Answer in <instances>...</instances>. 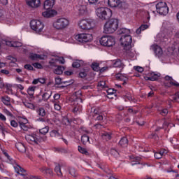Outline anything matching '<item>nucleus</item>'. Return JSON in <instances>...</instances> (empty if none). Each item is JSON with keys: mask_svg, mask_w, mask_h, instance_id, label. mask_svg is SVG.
Instances as JSON below:
<instances>
[{"mask_svg": "<svg viewBox=\"0 0 179 179\" xmlns=\"http://www.w3.org/2000/svg\"><path fill=\"white\" fill-rule=\"evenodd\" d=\"M98 86L99 87H102V89H104L106 87V82L105 81H100L98 83Z\"/></svg>", "mask_w": 179, "mask_h": 179, "instance_id": "53", "label": "nucleus"}, {"mask_svg": "<svg viewBox=\"0 0 179 179\" xmlns=\"http://www.w3.org/2000/svg\"><path fill=\"white\" fill-rule=\"evenodd\" d=\"M64 71H65V68L63 66H57L54 69V73L56 75H62V73H64Z\"/></svg>", "mask_w": 179, "mask_h": 179, "instance_id": "20", "label": "nucleus"}, {"mask_svg": "<svg viewBox=\"0 0 179 179\" xmlns=\"http://www.w3.org/2000/svg\"><path fill=\"white\" fill-rule=\"evenodd\" d=\"M49 129H50V127H48V126H46V127H43V128H42V129H41L39 130V132H40V134H41L42 135H45L46 134L48 133Z\"/></svg>", "mask_w": 179, "mask_h": 179, "instance_id": "42", "label": "nucleus"}, {"mask_svg": "<svg viewBox=\"0 0 179 179\" xmlns=\"http://www.w3.org/2000/svg\"><path fill=\"white\" fill-rule=\"evenodd\" d=\"M51 94H52V92H45L42 95V100H43V101H47V100L51 97Z\"/></svg>", "mask_w": 179, "mask_h": 179, "instance_id": "36", "label": "nucleus"}, {"mask_svg": "<svg viewBox=\"0 0 179 179\" xmlns=\"http://www.w3.org/2000/svg\"><path fill=\"white\" fill-rule=\"evenodd\" d=\"M0 72L1 73H3V75H9V71L8 70L1 69Z\"/></svg>", "mask_w": 179, "mask_h": 179, "instance_id": "63", "label": "nucleus"}, {"mask_svg": "<svg viewBox=\"0 0 179 179\" xmlns=\"http://www.w3.org/2000/svg\"><path fill=\"white\" fill-rule=\"evenodd\" d=\"M77 94H82L80 92H76L75 94L71 96V101L73 102L74 106H79L81 103H83V100L80 97L78 96Z\"/></svg>", "mask_w": 179, "mask_h": 179, "instance_id": "12", "label": "nucleus"}, {"mask_svg": "<svg viewBox=\"0 0 179 179\" xmlns=\"http://www.w3.org/2000/svg\"><path fill=\"white\" fill-rule=\"evenodd\" d=\"M79 26L83 30H90L94 27V22L92 20H83L80 22Z\"/></svg>", "mask_w": 179, "mask_h": 179, "instance_id": "11", "label": "nucleus"}, {"mask_svg": "<svg viewBox=\"0 0 179 179\" xmlns=\"http://www.w3.org/2000/svg\"><path fill=\"white\" fill-rule=\"evenodd\" d=\"M36 90V87H29L27 90V93L31 97H33L34 96V92Z\"/></svg>", "mask_w": 179, "mask_h": 179, "instance_id": "39", "label": "nucleus"}, {"mask_svg": "<svg viewBox=\"0 0 179 179\" xmlns=\"http://www.w3.org/2000/svg\"><path fill=\"white\" fill-rule=\"evenodd\" d=\"M23 105L27 107V108H30V110H34L36 108V106L34 104L27 102V101H24L22 102Z\"/></svg>", "mask_w": 179, "mask_h": 179, "instance_id": "33", "label": "nucleus"}, {"mask_svg": "<svg viewBox=\"0 0 179 179\" xmlns=\"http://www.w3.org/2000/svg\"><path fill=\"white\" fill-rule=\"evenodd\" d=\"M78 10L79 11L80 15H85L87 10V7L85 5H80L78 7Z\"/></svg>", "mask_w": 179, "mask_h": 179, "instance_id": "25", "label": "nucleus"}, {"mask_svg": "<svg viewBox=\"0 0 179 179\" xmlns=\"http://www.w3.org/2000/svg\"><path fill=\"white\" fill-rule=\"evenodd\" d=\"M113 66L114 68H122V69H124V66H125V65L121 60L117 59L113 62Z\"/></svg>", "mask_w": 179, "mask_h": 179, "instance_id": "19", "label": "nucleus"}, {"mask_svg": "<svg viewBox=\"0 0 179 179\" xmlns=\"http://www.w3.org/2000/svg\"><path fill=\"white\" fill-rule=\"evenodd\" d=\"M165 80H170V85H173V86H176V87H179V83L176 81H173V78L170 77L169 76H165Z\"/></svg>", "mask_w": 179, "mask_h": 179, "instance_id": "27", "label": "nucleus"}, {"mask_svg": "<svg viewBox=\"0 0 179 179\" xmlns=\"http://www.w3.org/2000/svg\"><path fill=\"white\" fill-rule=\"evenodd\" d=\"M24 68L25 69H27V71H34V68H33V66H31V64H25Z\"/></svg>", "mask_w": 179, "mask_h": 179, "instance_id": "49", "label": "nucleus"}, {"mask_svg": "<svg viewBox=\"0 0 179 179\" xmlns=\"http://www.w3.org/2000/svg\"><path fill=\"white\" fill-rule=\"evenodd\" d=\"M55 5V0H45L43 8L46 11L42 13L43 17H54L57 15V11L51 10V8Z\"/></svg>", "mask_w": 179, "mask_h": 179, "instance_id": "2", "label": "nucleus"}, {"mask_svg": "<svg viewBox=\"0 0 179 179\" xmlns=\"http://www.w3.org/2000/svg\"><path fill=\"white\" fill-rule=\"evenodd\" d=\"M10 125L11 127H13V128H17V122H16L15 120L10 121Z\"/></svg>", "mask_w": 179, "mask_h": 179, "instance_id": "56", "label": "nucleus"}, {"mask_svg": "<svg viewBox=\"0 0 179 179\" xmlns=\"http://www.w3.org/2000/svg\"><path fill=\"white\" fill-rule=\"evenodd\" d=\"M78 149L80 153H82L83 155H85L86 156H89V152H87L86 148H83L80 145H78Z\"/></svg>", "mask_w": 179, "mask_h": 179, "instance_id": "37", "label": "nucleus"}, {"mask_svg": "<svg viewBox=\"0 0 179 179\" xmlns=\"http://www.w3.org/2000/svg\"><path fill=\"white\" fill-rule=\"evenodd\" d=\"M55 172L56 173L58 177H62V172L61 171V166L59 164H57L55 168Z\"/></svg>", "mask_w": 179, "mask_h": 179, "instance_id": "30", "label": "nucleus"}, {"mask_svg": "<svg viewBox=\"0 0 179 179\" xmlns=\"http://www.w3.org/2000/svg\"><path fill=\"white\" fill-rule=\"evenodd\" d=\"M80 110V106H74L73 113H78Z\"/></svg>", "mask_w": 179, "mask_h": 179, "instance_id": "60", "label": "nucleus"}, {"mask_svg": "<svg viewBox=\"0 0 179 179\" xmlns=\"http://www.w3.org/2000/svg\"><path fill=\"white\" fill-rule=\"evenodd\" d=\"M38 114L41 117H45V110L43 108H40L38 110Z\"/></svg>", "mask_w": 179, "mask_h": 179, "instance_id": "43", "label": "nucleus"}, {"mask_svg": "<svg viewBox=\"0 0 179 179\" xmlns=\"http://www.w3.org/2000/svg\"><path fill=\"white\" fill-rule=\"evenodd\" d=\"M110 155H112L113 156H115V157H118V156L120 155V153H118V151H117V150L112 148L110 150Z\"/></svg>", "mask_w": 179, "mask_h": 179, "instance_id": "45", "label": "nucleus"}, {"mask_svg": "<svg viewBox=\"0 0 179 179\" xmlns=\"http://www.w3.org/2000/svg\"><path fill=\"white\" fill-rule=\"evenodd\" d=\"M134 69H135V71H136L137 72H140V73H142V72H143V68L139 66H134Z\"/></svg>", "mask_w": 179, "mask_h": 179, "instance_id": "48", "label": "nucleus"}, {"mask_svg": "<svg viewBox=\"0 0 179 179\" xmlns=\"http://www.w3.org/2000/svg\"><path fill=\"white\" fill-rule=\"evenodd\" d=\"M81 142L83 145H87V143H90L89 136L84 134L81 136Z\"/></svg>", "mask_w": 179, "mask_h": 179, "instance_id": "26", "label": "nucleus"}, {"mask_svg": "<svg viewBox=\"0 0 179 179\" xmlns=\"http://www.w3.org/2000/svg\"><path fill=\"white\" fill-rule=\"evenodd\" d=\"M96 15L101 20H109L113 16V11L110 8L101 7L96 8Z\"/></svg>", "mask_w": 179, "mask_h": 179, "instance_id": "3", "label": "nucleus"}, {"mask_svg": "<svg viewBox=\"0 0 179 179\" xmlns=\"http://www.w3.org/2000/svg\"><path fill=\"white\" fill-rule=\"evenodd\" d=\"M29 58L31 61H38V59H43V57L41 55H38L36 53H30Z\"/></svg>", "mask_w": 179, "mask_h": 179, "instance_id": "22", "label": "nucleus"}, {"mask_svg": "<svg viewBox=\"0 0 179 179\" xmlns=\"http://www.w3.org/2000/svg\"><path fill=\"white\" fill-rule=\"evenodd\" d=\"M55 83H56V85H61L62 83H69L67 85V86H69V85H72V83H73V80H71L69 81L62 82V80L60 78H55Z\"/></svg>", "mask_w": 179, "mask_h": 179, "instance_id": "24", "label": "nucleus"}, {"mask_svg": "<svg viewBox=\"0 0 179 179\" xmlns=\"http://www.w3.org/2000/svg\"><path fill=\"white\" fill-rule=\"evenodd\" d=\"M25 139L28 143L34 145H40L41 141H43V138H41L38 134H36L26 135Z\"/></svg>", "mask_w": 179, "mask_h": 179, "instance_id": "7", "label": "nucleus"}, {"mask_svg": "<svg viewBox=\"0 0 179 179\" xmlns=\"http://www.w3.org/2000/svg\"><path fill=\"white\" fill-rule=\"evenodd\" d=\"M100 109L99 108H91V115L94 117L95 115H99L101 114Z\"/></svg>", "mask_w": 179, "mask_h": 179, "instance_id": "29", "label": "nucleus"}, {"mask_svg": "<svg viewBox=\"0 0 179 179\" xmlns=\"http://www.w3.org/2000/svg\"><path fill=\"white\" fill-rule=\"evenodd\" d=\"M30 27L36 33H41L44 29V23L38 20H32L30 22Z\"/></svg>", "mask_w": 179, "mask_h": 179, "instance_id": "6", "label": "nucleus"}, {"mask_svg": "<svg viewBox=\"0 0 179 179\" xmlns=\"http://www.w3.org/2000/svg\"><path fill=\"white\" fill-rule=\"evenodd\" d=\"M75 39L79 43H89L93 40V36L90 34H79L75 36Z\"/></svg>", "mask_w": 179, "mask_h": 179, "instance_id": "10", "label": "nucleus"}, {"mask_svg": "<svg viewBox=\"0 0 179 179\" xmlns=\"http://www.w3.org/2000/svg\"><path fill=\"white\" fill-rule=\"evenodd\" d=\"M50 136L52 138H59V136H61V134H59L57 130H52L50 131Z\"/></svg>", "mask_w": 179, "mask_h": 179, "instance_id": "38", "label": "nucleus"}, {"mask_svg": "<svg viewBox=\"0 0 179 179\" xmlns=\"http://www.w3.org/2000/svg\"><path fill=\"white\" fill-rule=\"evenodd\" d=\"M99 43L104 47H113L115 45V39L111 36H103L101 38Z\"/></svg>", "mask_w": 179, "mask_h": 179, "instance_id": "8", "label": "nucleus"}, {"mask_svg": "<svg viewBox=\"0 0 179 179\" xmlns=\"http://www.w3.org/2000/svg\"><path fill=\"white\" fill-rule=\"evenodd\" d=\"M173 99L174 101H177V103H179V92L175 94Z\"/></svg>", "mask_w": 179, "mask_h": 179, "instance_id": "55", "label": "nucleus"}, {"mask_svg": "<svg viewBox=\"0 0 179 179\" xmlns=\"http://www.w3.org/2000/svg\"><path fill=\"white\" fill-rule=\"evenodd\" d=\"M88 2L90 5H96L99 2V0H88Z\"/></svg>", "mask_w": 179, "mask_h": 179, "instance_id": "61", "label": "nucleus"}, {"mask_svg": "<svg viewBox=\"0 0 179 179\" xmlns=\"http://www.w3.org/2000/svg\"><path fill=\"white\" fill-rule=\"evenodd\" d=\"M131 166H135V164H141V157H131Z\"/></svg>", "mask_w": 179, "mask_h": 179, "instance_id": "31", "label": "nucleus"}, {"mask_svg": "<svg viewBox=\"0 0 179 179\" xmlns=\"http://www.w3.org/2000/svg\"><path fill=\"white\" fill-rule=\"evenodd\" d=\"M96 120H97V121H103V115H98V116L96 117Z\"/></svg>", "mask_w": 179, "mask_h": 179, "instance_id": "64", "label": "nucleus"}, {"mask_svg": "<svg viewBox=\"0 0 179 179\" xmlns=\"http://www.w3.org/2000/svg\"><path fill=\"white\" fill-rule=\"evenodd\" d=\"M156 9L157 13L159 15H163L166 16L167 13H169V7L167 6V3L166 2L160 1L156 4Z\"/></svg>", "mask_w": 179, "mask_h": 179, "instance_id": "9", "label": "nucleus"}, {"mask_svg": "<svg viewBox=\"0 0 179 179\" xmlns=\"http://www.w3.org/2000/svg\"><path fill=\"white\" fill-rule=\"evenodd\" d=\"M55 151L58 152V153H66V150L62 148H55Z\"/></svg>", "mask_w": 179, "mask_h": 179, "instance_id": "47", "label": "nucleus"}, {"mask_svg": "<svg viewBox=\"0 0 179 179\" xmlns=\"http://www.w3.org/2000/svg\"><path fill=\"white\" fill-rule=\"evenodd\" d=\"M3 155L6 156V157H7V159H8V160H10V162H11V163H15V161H13V159H10V156H9V154H8V152H5L3 150H1Z\"/></svg>", "mask_w": 179, "mask_h": 179, "instance_id": "46", "label": "nucleus"}, {"mask_svg": "<svg viewBox=\"0 0 179 179\" xmlns=\"http://www.w3.org/2000/svg\"><path fill=\"white\" fill-rule=\"evenodd\" d=\"M69 173L72 177H78V173L76 172V170L73 168H70L69 169Z\"/></svg>", "mask_w": 179, "mask_h": 179, "instance_id": "41", "label": "nucleus"}, {"mask_svg": "<svg viewBox=\"0 0 179 179\" xmlns=\"http://www.w3.org/2000/svg\"><path fill=\"white\" fill-rule=\"evenodd\" d=\"M102 138L106 139V141H110V139H111V135L107 132H105L102 134Z\"/></svg>", "mask_w": 179, "mask_h": 179, "instance_id": "44", "label": "nucleus"}, {"mask_svg": "<svg viewBox=\"0 0 179 179\" xmlns=\"http://www.w3.org/2000/svg\"><path fill=\"white\" fill-rule=\"evenodd\" d=\"M155 159H162V157H163V156L162 155V154L160 152H155L154 155Z\"/></svg>", "mask_w": 179, "mask_h": 179, "instance_id": "57", "label": "nucleus"}, {"mask_svg": "<svg viewBox=\"0 0 179 179\" xmlns=\"http://www.w3.org/2000/svg\"><path fill=\"white\" fill-rule=\"evenodd\" d=\"M120 41L123 45L124 49L127 51V55H129V50L131 48V44L132 43V36L131 35H123L120 39Z\"/></svg>", "mask_w": 179, "mask_h": 179, "instance_id": "5", "label": "nucleus"}, {"mask_svg": "<svg viewBox=\"0 0 179 179\" xmlns=\"http://www.w3.org/2000/svg\"><path fill=\"white\" fill-rule=\"evenodd\" d=\"M149 27V26L148 24H142L141 25L140 28L141 29V31H143V30H146V29H148Z\"/></svg>", "mask_w": 179, "mask_h": 179, "instance_id": "59", "label": "nucleus"}, {"mask_svg": "<svg viewBox=\"0 0 179 179\" xmlns=\"http://www.w3.org/2000/svg\"><path fill=\"white\" fill-rule=\"evenodd\" d=\"M118 19L112 18L109 20L104 24L103 33L106 34H111L114 33L118 29Z\"/></svg>", "mask_w": 179, "mask_h": 179, "instance_id": "1", "label": "nucleus"}, {"mask_svg": "<svg viewBox=\"0 0 179 179\" xmlns=\"http://www.w3.org/2000/svg\"><path fill=\"white\" fill-rule=\"evenodd\" d=\"M131 33V30L127 28H122L119 31V34H124V36H128Z\"/></svg>", "mask_w": 179, "mask_h": 179, "instance_id": "32", "label": "nucleus"}, {"mask_svg": "<svg viewBox=\"0 0 179 179\" xmlns=\"http://www.w3.org/2000/svg\"><path fill=\"white\" fill-rule=\"evenodd\" d=\"M20 128H22V129H23L24 131H27V127L26 126V124L23 122H20Z\"/></svg>", "mask_w": 179, "mask_h": 179, "instance_id": "54", "label": "nucleus"}, {"mask_svg": "<svg viewBox=\"0 0 179 179\" xmlns=\"http://www.w3.org/2000/svg\"><path fill=\"white\" fill-rule=\"evenodd\" d=\"M39 170L41 173L43 174H45V176H48L49 177H52L54 176V173L52 172V170L50 168H47L45 166H42L39 168Z\"/></svg>", "mask_w": 179, "mask_h": 179, "instance_id": "15", "label": "nucleus"}, {"mask_svg": "<svg viewBox=\"0 0 179 179\" xmlns=\"http://www.w3.org/2000/svg\"><path fill=\"white\" fill-rule=\"evenodd\" d=\"M33 66L37 68V69H41V68H43V66L40 63H34Z\"/></svg>", "mask_w": 179, "mask_h": 179, "instance_id": "52", "label": "nucleus"}, {"mask_svg": "<svg viewBox=\"0 0 179 179\" xmlns=\"http://www.w3.org/2000/svg\"><path fill=\"white\" fill-rule=\"evenodd\" d=\"M27 5L30 8H38L40 6L41 1L40 0H26Z\"/></svg>", "mask_w": 179, "mask_h": 179, "instance_id": "14", "label": "nucleus"}, {"mask_svg": "<svg viewBox=\"0 0 179 179\" xmlns=\"http://www.w3.org/2000/svg\"><path fill=\"white\" fill-rule=\"evenodd\" d=\"M151 48L154 51L156 57H158L159 58L161 55H163V50L162 49V48H160V46L157 45H153L151 46Z\"/></svg>", "mask_w": 179, "mask_h": 179, "instance_id": "13", "label": "nucleus"}, {"mask_svg": "<svg viewBox=\"0 0 179 179\" xmlns=\"http://www.w3.org/2000/svg\"><path fill=\"white\" fill-rule=\"evenodd\" d=\"M52 26L57 30H62L69 26V20L65 17L57 18L53 22Z\"/></svg>", "mask_w": 179, "mask_h": 179, "instance_id": "4", "label": "nucleus"}, {"mask_svg": "<svg viewBox=\"0 0 179 179\" xmlns=\"http://www.w3.org/2000/svg\"><path fill=\"white\" fill-rule=\"evenodd\" d=\"M115 78L117 80H123V85H125V83H127L125 81H127L128 79V78H127V76H124L122 73L116 74Z\"/></svg>", "mask_w": 179, "mask_h": 179, "instance_id": "21", "label": "nucleus"}, {"mask_svg": "<svg viewBox=\"0 0 179 179\" xmlns=\"http://www.w3.org/2000/svg\"><path fill=\"white\" fill-rule=\"evenodd\" d=\"M119 145L122 146V148L127 147L128 145V138L127 137L122 138L119 142Z\"/></svg>", "mask_w": 179, "mask_h": 179, "instance_id": "28", "label": "nucleus"}, {"mask_svg": "<svg viewBox=\"0 0 179 179\" xmlns=\"http://www.w3.org/2000/svg\"><path fill=\"white\" fill-rule=\"evenodd\" d=\"M14 169L16 173H17V174H19V173H22L21 176H24V173H26V170H24L23 168H22V166L17 164H15V166H14Z\"/></svg>", "mask_w": 179, "mask_h": 179, "instance_id": "23", "label": "nucleus"}, {"mask_svg": "<svg viewBox=\"0 0 179 179\" xmlns=\"http://www.w3.org/2000/svg\"><path fill=\"white\" fill-rule=\"evenodd\" d=\"M159 79V75L152 73L150 77H148V80H151V82H155V80H157Z\"/></svg>", "mask_w": 179, "mask_h": 179, "instance_id": "40", "label": "nucleus"}, {"mask_svg": "<svg viewBox=\"0 0 179 179\" xmlns=\"http://www.w3.org/2000/svg\"><path fill=\"white\" fill-rule=\"evenodd\" d=\"M73 68H80V63L78 61L74 62L72 64Z\"/></svg>", "mask_w": 179, "mask_h": 179, "instance_id": "50", "label": "nucleus"}, {"mask_svg": "<svg viewBox=\"0 0 179 179\" xmlns=\"http://www.w3.org/2000/svg\"><path fill=\"white\" fill-rule=\"evenodd\" d=\"M61 95L59 94H55L53 96L54 100H59Z\"/></svg>", "mask_w": 179, "mask_h": 179, "instance_id": "62", "label": "nucleus"}, {"mask_svg": "<svg viewBox=\"0 0 179 179\" xmlns=\"http://www.w3.org/2000/svg\"><path fill=\"white\" fill-rule=\"evenodd\" d=\"M99 63L94 62L92 64L91 67L95 72H99L100 71V66Z\"/></svg>", "mask_w": 179, "mask_h": 179, "instance_id": "35", "label": "nucleus"}, {"mask_svg": "<svg viewBox=\"0 0 179 179\" xmlns=\"http://www.w3.org/2000/svg\"><path fill=\"white\" fill-rule=\"evenodd\" d=\"M1 101H3V104L6 106H10V98L9 96L2 97Z\"/></svg>", "mask_w": 179, "mask_h": 179, "instance_id": "34", "label": "nucleus"}, {"mask_svg": "<svg viewBox=\"0 0 179 179\" xmlns=\"http://www.w3.org/2000/svg\"><path fill=\"white\" fill-rule=\"evenodd\" d=\"M122 3L121 0H108V5L110 8H117V6H120Z\"/></svg>", "mask_w": 179, "mask_h": 179, "instance_id": "17", "label": "nucleus"}, {"mask_svg": "<svg viewBox=\"0 0 179 179\" xmlns=\"http://www.w3.org/2000/svg\"><path fill=\"white\" fill-rule=\"evenodd\" d=\"M79 76L80 78H85L86 76H87V73H86V71H83L79 73Z\"/></svg>", "mask_w": 179, "mask_h": 179, "instance_id": "51", "label": "nucleus"}, {"mask_svg": "<svg viewBox=\"0 0 179 179\" xmlns=\"http://www.w3.org/2000/svg\"><path fill=\"white\" fill-rule=\"evenodd\" d=\"M160 114L162 115H167V114H169V110L167 109H163L161 112Z\"/></svg>", "mask_w": 179, "mask_h": 179, "instance_id": "58", "label": "nucleus"}, {"mask_svg": "<svg viewBox=\"0 0 179 179\" xmlns=\"http://www.w3.org/2000/svg\"><path fill=\"white\" fill-rule=\"evenodd\" d=\"M15 148L17 149L19 152H21V153L26 152V146H24V144L22 143H17L15 144Z\"/></svg>", "mask_w": 179, "mask_h": 179, "instance_id": "18", "label": "nucleus"}, {"mask_svg": "<svg viewBox=\"0 0 179 179\" xmlns=\"http://www.w3.org/2000/svg\"><path fill=\"white\" fill-rule=\"evenodd\" d=\"M4 43L8 47H14L15 48H17L18 47H22V45H23V43L19 41H6Z\"/></svg>", "mask_w": 179, "mask_h": 179, "instance_id": "16", "label": "nucleus"}]
</instances>
